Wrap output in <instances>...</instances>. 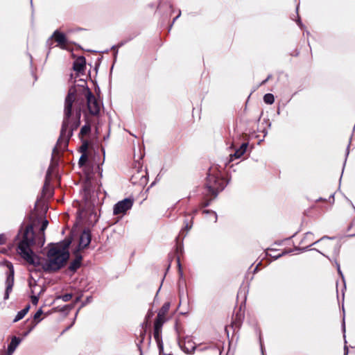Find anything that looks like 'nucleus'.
Here are the masks:
<instances>
[{
	"label": "nucleus",
	"mask_w": 355,
	"mask_h": 355,
	"mask_svg": "<svg viewBox=\"0 0 355 355\" xmlns=\"http://www.w3.org/2000/svg\"><path fill=\"white\" fill-rule=\"evenodd\" d=\"M28 333H29V331H28V332L25 333V334H24V336H27Z\"/></svg>",
	"instance_id": "obj_39"
},
{
	"label": "nucleus",
	"mask_w": 355,
	"mask_h": 355,
	"mask_svg": "<svg viewBox=\"0 0 355 355\" xmlns=\"http://www.w3.org/2000/svg\"><path fill=\"white\" fill-rule=\"evenodd\" d=\"M29 308H30V306L28 305L24 309H23L22 310L19 311L17 313V315L15 316V319L13 320V322H16L21 320L26 315V314L28 313Z\"/></svg>",
	"instance_id": "obj_16"
},
{
	"label": "nucleus",
	"mask_w": 355,
	"mask_h": 355,
	"mask_svg": "<svg viewBox=\"0 0 355 355\" xmlns=\"http://www.w3.org/2000/svg\"><path fill=\"white\" fill-rule=\"evenodd\" d=\"M68 243L64 247L58 244L53 245L47 253V260L43 264L42 268L45 271H56L60 269L69 257L67 248Z\"/></svg>",
	"instance_id": "obj_3"
},
{
	"label": "nucleus",
	"mask_w": 355,
	"mask_h": 355,
	"mask_svg": "<svg viewBox=\"0 0 355 355\" xmlns=\"http://www.w3.org/2000/svg\"><path fill=\"white\" fill-rule=\"evenodd\" d=\"M337 268H338V273L342 275V272H341V270H340V265L339 264H337Z\"/></svg>",
	"instance_id": "obj_32"
},
{
	"label": "nucleus",
	"mask_w": 355,
	"mask_h": 355,
	"mask_svg": "<svg viewBox=\"0 0 355 355\" xmlns=\"http://www.w3.org/2000/svg\"><path fill=\"white\" fill-rule=\"evenodd\" d=\"M133 205V200L130 198H125L114 205L113 213L114 215L124 214L130 209Z\"/></svg>",
	"instance_id": "obj_8"
},
{
	"label": "nucleus",
	"mask_w": 355,
	"mask_h": 355,
	"mask_svg": "<svg viewBox=\"0 0 355 355\" xmlns=\"http://www.w3.org/2000/svg\"><path fill=\"white\" fill-rule=\"evenodd\" d=\"M284 254V252H283V253H282V254H278V255L275 256V258H276V259H277V258H279V257H282Z\"/></svg>",
	"instance_id": "obj_34"
},
{
	"label": "nucleus",
	"mask_w": 355,
	"mask_h": 355,
	"mask_svg": "<svg viewBox=\"0 0 355 355\" xmlns=\"http://www.w3.org/2000/svg\"><path fill=\"white\" fill-rule=\"evenodd\" d=\"M42 313H43V312H42V309H39V310H38V311L35 313V315H34V318H35V320L39 319V318H40V316L42 315Z\"/></svg>",
	"instance_id": "obj_27"
},
{
	"label": "nucleus",
	"mask_w": 355,
	"mask_h": 355,
	"mask_svg": "<svg viewBox=\"0 0 355 355\" xmlns=\"http://www.w3.org/2000/svg\"><path fill=\"white\" fill-rule=\"evenodd\" d=\"M248 147V144L243 143L241 144L240 148L236 150L234 154L230 155V161H233L234 159L240 158L246 151Z\"/></svg>",
	"instance_id": "obj_14"
},
{
	"label": "nucleus",
	"mask_w": 355,
	"mask_h": 355,
	"mask_svg": "<svg viewBox=\"0 0 355 355\" xmlns=\"http://www.w3.org/2000/svg\"><path fill=\"white\" fill-rule=\"evenodd\" d=\"M263 101L266 104L271 105L275 101L274 96L272 94H266L263 96Z\"/></svg>",
	"instance_id": "obj_19"
},
{
	"label": "nucleus",
	"mask_w": 355,
	"mask_h": 355,
	"mask_svg": "<svg viewBox=\"0 0 355 355\" xmlns=\"http://www.w3.org/2000/svg\"><path fill=\"white\" fill-rule=\"evenodd\" d=\"M348 354V348L347 346L345 347V353H344V355H347Z\"/></svg>",
	"instance_id": "obj_33"
},
{
	"label": "nucleus",
	"mask_w": 355,
	"mask_h": 355,
	"mask_svg": "<svg viewBox=\"0 0 355 355\" xmlns=\"http://www.w3.org/2000/svg\"><path fill=\"white\" fill-rule=\"evenodd\" d=\"M83 105V101H80L77 97L76 87H71L65 98L60 135L56 146L53 150V155L58 154L60 150L66 148L68 145V140L72 135L73 131L80 125Z\"/></svg>",
	"instance_id": "obj_1"
},
{
	"label": "nucleus",
	"mask_w": 355,
	"mask_h": 355,
	"mask_svg": "<svg viewBox=\"0 0 355 355\" xmlns=\"http://www.w3.org/2000/svg\"><path fill=\"white\" fill-rule=\"evenodd\" d=\"M90 130H91V126L89 123H87L81 128L80 134L82 136H85V135H88L89 133Z\"/></svg>",
	"instance_id": "obj_20"
},
{
	"label": "nucleus",
	"mask_w": 355,
	"mask_h": 355,
	"mask_svg": "<svg viewBox=\"0 0 355 355\" xmlns=\"http://www.w3.org/2000/svg\"><path fill=\"white\" fill-rule=\"evenodd\" d=\"M332 240V238L328 237V236H323L320 239L318 240L315 242L312 243L309 245V246L313 245L318 243H322L324 244L325 247H329L331 245V241Z\"/></svg>",
	"instance_id": "obj_18"
},
{
	"label": "nucleus",
	"mask_w": 355,
	"mask_h": 355,
	"mask_svg": "<svg viewBox=\"0 0 355 355\" xmlns=\"http://www.w3.org/2000/svg\"><path fill=\"white\" fill-rule=\"evenodd\" d=\"M30 286L31 288V302L33 304L36 305L38 303L39 301V295L42 291V288L40 287V291L37 292L36 291V288L38 286L36 284H33L32 282H30L29 283Z\"/></svg>",
	"instance_id": "obj_11"
},
{
	"label": "nucleus",
	"mask_w": 355,
	"mask_h": 355,
	"mask_svg": "<svg viewBox=\"0 0 355 355\" xmlns=\"http://www.w3.org/2000/svg\"><path fill=\"white\" fill-rule=\"evenodd\" d=\"M85 97L87 102L89 112L92 115H97L100 112L101 105L100 102L92 94L90 90L85 92Z\"/></svg>",
	"instance_id": "obj_7"
},
{
	"label": "nucleus",
	"mask_w": 355,
	"mask_h": 355,
	"mask_svg": "<svg viewBox=\"0 0 355 355\" xmlns=\"http://www.w3.org/2000/svg\"><path fill=\"white\" fill-rule=\"evenodd\" d=\"M170 302H165L162 308L159 309L157 318L154 323V332L153 336L157 343L159 352L162 355H171V353H164L163 342L162 340V328L164 323L166 322V315L170 309Z\"/></svg>",
	"instance_id": "obj_4"
},
{
	"label": "nucleus",
	"mask_w": 355,
	"mask_h": 355,
	"mask_svg": "<svg viewBox=\"0 0 355 355\" xmlns=\"http://www.w3.org/2000/svg\"><path fill=\"white\" fill-rule=\"evenodd\" d=\"M81 261L82 257L80 255L76 254V259L70 263L69 269L72 272L76 271V270L80 266Z\"/></svg>",
	"instance_id": "obj_15"
},
{
	"label": "nucleus",
	"mask_w": 355,
	"mask_h": 355,
	"mask_svg": "<svg viewBox=\"0 0 355 355\" xmlns=\"http://www.w3.org/2000/svg\"><path fill=\"white\" fill-rule=\"evenodd\" d=\"M53 164H51L50 165V166L49 167V168H48V171H47V173H46V178H47L48 176H50V175H51V169L53 168Z\"/></svg>",
	"instance_id": "obj_29"
},
{
	"label": "nucleus",
	"mask_w": 355,
	"mask_h": 355,
	"mask_svg": "<svg viewBox=\"0 0 355 355\" xmlns=\"http://www.w3.org/2000/svg\"><path fill=\"white\" fill-rule=\"evenodd\" d=\"M3 265H5L8 269V272H7V278L6 280V288L4 294V300H8L14 285L15 270L13 265L11 262L6 260L3 261Z\"/></svg>",
	"instance_id": "obj_6"
},
{
	"label": "nucleus",
	"mask_w": 355,
	"mask_h": 355,
	"mask_svg": "<svg viewBox=\"0 0 355 355\" xmlns=\"http://www.w3.org/2000/svg\"><path fill=\"white\" fill-rule=\"evenodd\" d=\"M184 223H185V229L187 230H189L192 227V221H191V222L185 221Z\"/></svg>",
	"instance_id": "obj_28"
},
{
	"label": "nucleus",
	"mask_w": 355,
	"mask_h": 355,
	"mask_svg": "<svg viewBox=\"0 0 355 355\" xmlns=\"http://www.w3.org/2000/svg\"><path fill=\"white\" fill-rule=\"evenodd\" d=\"M74 323H75V321H73L72 324H71V326H73V324H74Z\"/></svg>",
	"instance_id": "obj_41"
},
{
	"label": "nucleus",
	"mask_w": 355,
	"mask_h": 355,
	"mask_svg": "<svg viewBox=\"0 0 355 355\" xmlns=\"http://www.w3.org/2000/svg\"><path fill=\"white\" fill-rule=\"evenodd\" d=\"M180 12L179 13L178 15H177V17L175 18H174L173 22L180 17Z\"/></svg>",
	"instance_id": "obj_35"
},
{
	"label": "nucleus",
	"mask_w": 355,
	"mask_h": 355,
	"mask_svg": "<svg viewBox=\"0 0 355 355\" xmlns=\"http://www.w3.org/2000/svg\"><path fill=\"white\" fill-rule=\"evenodd\" d=\"M87 148V144L83 145L81 147L82 150H86Z\"/></svg>",
	"instance_id": "obj_31"
},
{
	"label": "nucleus",
	"mask_w": 355,
	"mask_h": 355,
	"mask_svg": "<svg viewBox=\"0 0 355 355\" xmlns=\"http://www.w3.org/2000/svg\"><path fill=\"white\" fill-rule=\"evenodd\" d=\"M298 24H299L300 26H302V25H301V22H300V20H298Z\"/></svg>",
	"instance_id": "obj_38"
},
{
	"label": "nucleus",
	"mask_w": 355,
	"mask_h": 355,
	"mask_svg": "<svg viewBox=\"0 0 355 355\" xmlns=\"http://www.w3.org/2000/svg\"><path fill=\"white\" fill-rule=\"evenodd\" d=\"M91 242V235L89 231L84 230L80 236L79 248L83 249L87 247Z\"/></svg>",
	"instance_id": "obj_9"
},
{
	"label": "nucleus",
	"mask_w": 355,
	"mask_h": 355,
	"mask_svg": "<svg viewBox=\"0 0 355 355\" xmlns=\"http://www.w3.org/2000/svg\"><path fill=\"white\" fill-rule=\"evenodd\" d=\"M52 37L55 39V42L58 43V46H60L61 48L65 47L67 41L64 33H62L58 31H55L53 33Z\"/></svg>",
	"instance_id": "obj_10"
},
{
	"label": "nucleus",
	"mask_w": 355,
	"mask_h": 355,
	"mask_svg": "<svg viewBox=\"0 0 355 355\" xmlns=\"http://www.w3.org/2000/svg\"><path fill=\"white\" fill-rule=\"evenodd\" d=\"M87 159V155L85 154H83L79 159V164L80 166L83 165Z\"/></svg>",
	"instance_id": "obj_22"
},
{
	"label": "nucleus",
	"mask_w": 355,
	"mask_h": 355,
	"mask_svg": "<svg viewBox=\"0 0 355 355\" xmlns=\"http://www.w3.org/2000/svg\"><path fill=\"white\" fill-rule=\"evenodd\" d=\"M225 186V180L215 172L214 168H211L209 170L206 183L209 192L214 196H217L218 193L223 190Z\"/></svg>",
	"instance_id": "obj_5"
},
{
	"label": "nucleus",
	"mask_w": 355,
	"mask_h": 355,
	"mask_svg": "<svg viewBox=\"0 0 355 355\" xmlns=\"http://www.w3.org/2000/svg\"><path fill=\"white\" fill-rule=\"evenodd\" d=\"M21 341V338L16 336H13L11 339L10 343L8 347L7 355H12L15 351L17 346L20 344Z\"/></svg>",
	"instance_id": "obj_13"
},
{
	"label": "nucleus",
	"mask_w": 355,
	"mask_h": 355,
	"mask_svg": "<svg viewBox=\"0 0 355 355\" xmlns=\"http://www.w3.org/2000/svg\"><path fill=\"white\" fill-rule=\"evenodd\" d=\"M6 241V237L4 234H0V245H3L5 243Z\"/></svg>",
	"instance_id": "obj_26"
},
{
	"label": "nucleus",
	"mask_w": 355,
	"mask_h": 355,
	"mask_svg": "<svg viewBox=\"0 0 355 355\" xmlns=\"http://www.w3.org/2000/svg\"><path fill=\"white\" fill-rule=\"evenodd\" d=\"M74 323H75V321H73L72 324H71V326H73V324H74Z\"/></svg>",
	"instance_id": "obj_42"
},
{
	"label": "nucleus",
	"mask_w": 355,
	"mask_h": 355,
	"mask_svg": "<svg viewBox=\"0 0 355 355\" xmlns=\"http://www.w3.org/2000/svg\"><path fill=\"white\" fill-rule=\"evenodd\" d=\"M312 237H313V234L311 232H307L305 234L304 239L302 240V243H304L306 240H311Z\"/></svg>",
	"instance_id": "obj_25"
},
{
	"label": "nucleus",
	"mask_w": 355,
	"mask_h": 355,
	"mask_svg": "<svg viewBox=\"0 0 355 355\" xmlns=\"http://www.w3.org/2000/svg\"><path fill=\"white\" fill-rule=\"evenodd\" d=\"M48 224H49V222L47 220H43L42 224L40 227V234H42V238L40 239V243L41 244V245H43L44 243V231L46 229Z\"/></svg>",
	"instance_id": "obj_17"
},
{
	"label": "nucleus",
	"mask_w": 355,
	"mask_h": 355,
	"mask_svg": "<svg viewBox=\"0 0 355 355\" xmlns=\"http://www.w3.org/2000/svg\"><path fill=\"white\" fill-rule=\"evenodd\" d=\"M85 58L79 57L74 61L73 68L77 72H82L85 70Z\"/></svg>",
	"instance_id": "obj_12"
},
{
	"label": "nucleus",
	"mask_w": 355,
	"mask_h": 355,
	"mask_svg": "<svg viewBox=\"0 0 355 355\" xmlns=\"http://www.w3.org/2000/svg\"><path fill=\"white\" fill-rule=\"evenodd\" d=\"M195 349H196V347L192 346L191 350L187 349V352L191 353V352H193L195 350Z\"/></svg>",
	"instance_id": "obj_30"
},
{
	"label": "nucleus",
	"mask_w": 355,
	"mask_h": 355,
	"mask_svg": "<svg viewBox=\"0 0 355 355\" xmlns=\"http://www.w3.org/2000/svg\"><path fill=\"white\" fill-rule=\"evenodd\" d=\"M269 78H270V76H268V78L266 79L263 83H264L267 82V80L269 79Z\"/></svg>",
	"instance_id": "obj_36"
},
{
	"label": "nucleus",
	"mask_w": 355,
	"mask_h": 355,
	"mask_svg": "<svg viewBox=\"0 0 355 355\" xmlns=\"http://www.w3.org/2000/svg\"><path fill=\"white\" fill-rule=\"evenodd\" d=\"M74 323H75V321H73L72 324H71V326H73V324H74Z\"/></svg>",
	"instance_id": "obj_43"
},
{
	"label": "nucleus",
	"mask_w": 355,
	"mask_h": 355,
	"mask_svg": "<svg viewBox=\"0 0 355 355\" xmlns=\"http://www.w3.org/2000/svg\"><path fill=\"white\" fill-rule=\"evenodd\" d=\"M72 297V295L70 294V293H67V294H64L62 296V300L64 301V302H68L69 301Z\"/></svg>",
	"instance_id": "obj_24"
},
{
	"label": "nucleus",
	"mask_w": 355,
	"mask_h": 355,
	"mask_svg": "<svg viewBox=\"0 0 355 355\" xmlns=\"http://www.w3.org/2000/svg\"><path fill=\"white\" fill-rule=\"evenodd\" d=\"M145 335H146V329H143L140 333L141 340H139V343L137 344L139 349H140V344L143 343Z\"/></svg>",
	"instance_id": "obj_23"
},
{
	"label": "nucleus",
	"mask_w": 355,
	"mask_h": 355,
	"mask_svg": "<svg viewBox=\"0 0 355 355\" xmlns=\"http://www.w3.org/2000/svg\"><path fill=\"white\" fill-rule=\"evenodd\" d=\"M208 205H209V203H208V202H207V203H205V205H204V206H205V207H207V206H208Z\"/></svg>",
	"instance_id": "obj_37"
},
{
	"label": "nucleus",
	"mask_w": 355,
	"mask_h": 355,
	"mask_svg": "<svg viewBox=\"0 0 355 355\" xmlns=\"http://www.w3.org/2000/svg\"><path fill=\"white\" fill-rule=\"evenodd\" d=\"M35 243L33 225H28L23 234L22 240L19 243L17 252L29 264L39 266L40 259L31 249Z\"/></svg>",
	"instance_id": "obj_2"
},
{
	"label": "nucleus",
	"mask_w": 355,
	"mask_h": 355,
	"mask_svg": "<svg viewBox=\"0 0 355 355\" xmlns=\"http://www.w3.org/2000/svg\"><path fill=\"white\" fill-rule=\"evenodd\" d=\"M262 355H264L263 348L261 347Z\"/></svg>",
	"instance_id": "obj_40"
},
{
	"label": "nucleus",
	"mask_w": 355,
	"mask_h": 355,
	"mask_svg": "<svg viewBox=\"0 0 355 355\" xmlns=\"http://www.w3.org/2000/svg\"><path fill=\"white\" fill-rule=\"evenodd\" d=\"M202 213L210 214L211 216L212 217L213 221L214 223L217 221V214L215 211L211 210H203Z\"/></svg>",
	"instance_id": "obj_21"
}]
</instances>
